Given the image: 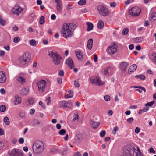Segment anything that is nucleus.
I'll list each match as a JSON object with an SVG mask.
<instances>
[{
    "mask_svg": "<svg viewBox=\"0 0 156 156\" xmlns=\"http://www.w3.org/2000/svg\"><path fill=\"white\" fill-rule=\"evenodd\" d=\"M141 12V9L137 7H134L129 10V13L133 16H137L140 15Z\"/></svg>",
    "mask_w": 156,
    "mask_h": 156,
    "instance_id": "obj_6",
    "label": "nucleus"
},
{
    "mask_svg": "<svg viewBox=\"0 0 156 156\" xmlns=\"http://www.w3.org/2000/svg\"><path fill=\"white\" fill-rule=\"evenodd\" d=\"M73 91H69V94L66 95L65 96V98H68L72 97L73 96Z\"/></svg>",
    "mask_w": 156,
    "mask_h": 156,
    "instance_id": "obj_28",
    "label": "nucleus"
},
{
    "mask_svg": "<svg viewBox=\"0 0 156 156\" xmlns=\"http://www.w3.org/2000/svg\"><path fill=\"white\" fill-rule=\"evenodd\" d=\"M0 24L4 26L6 24V21L3 20L2 18L0 17Z\"/></svg>",
    "mask_w": 156,
    "mask_h": 156,
    "instance_id": "obj_38",
    "label": "nucleus"
},
{
    "mask_svg": "<svg viewBox=\"0 0 156 156\" xmlns=\"http://www.w3.org/2000/svg\"><path fill=\"white\" fill-rule=\"evenodd\" d=\"M94 62H96L98 61V56L96 54H94Z\"/></svg>",
    "mask_w": 156,
    "mask_h": 156,
    "instance_id": "obj_54",
    "label": "nucleus"
},
{
    "mask_svg": "<svg viewBox=\"0 0 156 156\" xmlns=\"http://www.w3.org/2000/svg\"><path fill=\"white\" fill-rule=\"evenodd\" d=\"M58 148L57 147H54L51 148L50 151L52 152H55L57 151Z\"/></svg>",
    "mask_w": 156,
    "mask_h": 156,
    "instance_id": "obj_42",
    "label": "nucleus"
},
{
    "mask_svg": "<svg viewBox=\"0 0 156 156\" xmlns=\"http://www.w3.org/2000/svg\"><path fill=\"white\" fill-rule=\"evenodd\" d=\"M6 80V77L5 73L3 71H0V83H3Z\"/></svg>",
    "mask_w": 156,
    "mask_h": 156,
    "instance_id": "obj_13",
    "label": "nucleus"
},
{
    "mask_svg": "<svg viewBox=\"0 0 156 156\" xmlns=\"http://www.w3.org/2000/svg\"><path fill=\"white\" fill-rule=\"evenodd\" d=\"M59 75L60 76H63L64 75V72L63 70H60L59 72Z\"/></svg>",
    "mask_w": 156,
    "mask_h": 156,
    "instance_id": "obj_50",
    "label": "nucleus"
},
{
    "mask_svg": "<svg viewBox=\"0 0 156 156\" xmlns=\"http://www.w3.org/2000/svg\"><path fill=\"white\" fill-rule=\"evenodd\" d=\"M65 63L70 67V69H73L74 67V65L73 60L71 57H69L66 59L65 62Z\"/></svg>",
    "mask_w": 156,
    "mask_h": 156,
    "instance_id": "obj_11",
    "label": "nucleus"
},
{
    "mask_svg": "<svg viewBox=\"0 0 156 156\" xmlns=\"http://www.w3.org/2000/svg\"><path fill=\"white\" fill-rule=\"evenodd\" d=\"M46 82L44 80H42L37 83L38 90L40 91L44 92L45 90Z\"/></svg>",
    "mask_w": 156,
    "mask_h": 156,
    "instance_id": "obj_8",
    "label": "nucleus"
},
{
    "mask_svg": "<svg viewBox=\"0 0 156 156\" xmlns=\"http://www.w3.org/2000/svg\"><path fill=\"white\" fill-rule=\"evenodd\" d=\"M20 40V38L18 37H15L13 40V41L15 43H16L18 42Z\"/></svg>",
    "mask_w": 156,
    "mask_h": 156,
    "instance_id": "obj_45",
    "label": "nucleus"
},
{
    "mask_svg": "<svg viewBox=\"0 0 156 156\" xmlns=\"http://www.w3.org/2000/svg\"><path fill=\"white\" fill-rule=\"evenodd\" d=\"M129 29L127 28L124 29L122 32V34L124 35H126L128 32Z\"/></svg>",
    "mask_w": 156,
    "mask_h": 156,
    "instance_id": "obj_39",
    "label": "nucleus"
},
{
    "mask_svg": "<svg viewBox=\"0 0 156 156\" xmlns=\"http://www.w3.org/2000/svg\"><path fill=\"white\" fill-rule=\"evenodd\" d=\"M12 12L16 15H18L23 11V9L20 6H15L12 9Z\"/></svg>",
    "mask_w": 156,
    "mask_h": 156,
    "instance_id": "obj_12",
    "label": "nucleus"
},
{
    "mask_svg": "<svg viewBox=\"0 0 156 156\" xmlns=\"http://www.w3.org/2000/svg\"><path fill=\"white\" fill-rule=\"evenodd\" d=\"M104 24L103 21L99 20L97 25L98 27L100 29H102L104 27Z\"/></svg>",
    "mask_w": 156,
    "mask_h": 156,
    "instance_id": "obj_27",
    "label": "nucleus"
},
{
    "mask_svg": "<svg viewBox=\"0 0 156 156\" xmlns=\"http://www.w3.org/2000/svg\"><path fill=\"white\" fill-rule=\"evenodd\" d=\"M29 54L27 52L25 53L23 55L20 57L19 59V61L21 63L23 64H26L28 62L29 60Z\"/></svg>",
    "mask_w": 156,
    "mask_h": 156,
    "instance_id": "obj_7",
    "label": "nucleus"
},
{
    "mask_svg": "<svg viewBox=\"0 0 156 156\" xmlns=\"http://www.w3.org/2000/svg\"><path fill=\"white\" fill-rule=\"evenodd\" d=\"M90 123L92 128L94 129H95L97 128L98 127L100 124L99 122H95L91 120H90Z\"/></svg>",
    "mask_w": 156,
    "mask_h": 156,
    "instance_id": "obj_15",
    "label": "nucleus"
},
{
    "mask_svg": "<svg viewBox=\"0 0 156 156\" xmlns=\"http://www.w3.org/2000/svg\"><path fill=\"white\" fill-rule=\"evenodd\" d=\"M66 132L65 129H61L59 131V134L61 135H64Z\"/></svg>",
    "mask_w": 156,
    "mask_h": 156,
    "instance_id": "obj_40",
    "label": "nucleus"
},
{
    "mask_svg": "<svg viewBox=\"0 0 156 156\" xmlns=\"http://www.w3.org/2000/svg\"><path fill=\"white\" fill-rule=\"evenodd\" d=\"M74 86L76 87H79L80 86V84L79 83V82L78 80H75L74 81Z\"/></svg>",
    "mask_w": 156,
    "mask_h": 156,
    "instance_id": "obj_48",
    "label": "nucleus"
},
{
    "mask_svg": "<svg viewBox=\"0 0 156 156\" xmlns=\"http://www.w3.org/2000/svg\"><path fill=\"white\" fill-rule=\"evenodd\" d=\"M140 129L138 127H136L135 129V132L136 133H138L140 131Z\"/></svg>",
    "mask_w": 156,
    "mask_h": 156,
    "instance_id": "obj_57",
    "label": "nucleus"
},
{
    "mask_svg": "<svg viewBox=\"0 0 156 156\" xmlns=\"http://www.w3.org/2000/svg\"><path fill=\"white\" fill-rule=\"evenodd\" d=\"M56 6L57 10L59 12L60 11L62 7V5L61 2L56 3Z\"/></svg>",
    "mask_w": 156,
    "mask_h": 156,
    "instance_id": "obj_26",
    "label": "nucleus"
},
{
    "mask_svg": "<svg viewBox=\"0 0 156 156\" xmlns=\"http://www.w3.org/2000/svg\"><path fill=\"white\" fill-rule=\"evenodd\" d=\"M93 40L92 39H89L87 42V47L89 50H91L93 46Z\"/></svg>",
    "mask_w": 156,
    "mask_h": 156,
    "instance_id": "obj_19",
    "label": "nucleus"
},
{
    "mask_svg": "<svg viewBox=\"0 0 156 156\" xmlns=\"http://www.w3.org/2000/svg\"><path fill=\"white\" fill-rule=\"evenodd\" d=\"M133 120L134 119L133 118L130 117L127 119V121L128 123L132 124L133 122Z\"/></svg>",
    "mask_w": 156,
    "mask_h": 156,
    "instance_id": "obj_41",
    "label": "nucleus"
},
{
    "mask_svg": "<svg viewBox=\"0 0 156 156\" xmlns=\"http://www.w3.org/2000/svg\"><path fill=\"white\" fill-rule=\"evenodd\" d=\"M106 132L105 131H102L100 133V136L101 137H103L105 134Z\"/></svg>",
    "mask_w": 156,
    "mask_h": 156,
    "instance_id": "obj_49",
    "label": "nucleus"
},
{
    "mask_svg": "<svg viewBox=\"0 0 156 156\" xmlns=\"http://www.w3.org/2000/svg\"><path fill=\"white\" fill-rule=\"evenodd\" d=\"M137 68V66L135 64H133L132 65L129 67L128 70V73L129 74H131L133 73L136 69Z\"/></svg>",
    "mask_w": 156,
    "mask_h": 156,
    "instance_id": "obj_16",
    "label": "nucleus"
},
{
    "mask_svg": "<svg viewBox=\"0 0 156 156\" xmlns=\"http://www.w3.org/2000/svg\"><path fill=\"white\" fill-rule=\"evenodd\" d=\"M17 81L21 84H24L26 82L25 79L23 77L20 76L17 79Z\"/></svg>",
    "mask_w": 156,
    "mask_h": 156,
    "instance_id": "obj_22",
    "label": "nucleus"
},
{
    "mask_svg": "<svg viewBox=\"0 0 156 156\" xmlns=\"http://www.w3.org/2000/svg\"><path fill=\"white\" fill-rule=\"evenodd\" d=\"M74 156H81V155L80 153L77 152L74 154Z\"/></svg>",
    "mask_w": 156,
    "mask_h": 156,
    "instance_id": "obj_62",
    "label": "nucleus"
},
{
    "mask_svg": "<svg viewBox=\"0 0 156 156\" xmlns=\"http://www.w3.org/2000/svg\"><path fill=\"white\" fill-rule=\"evenodd\" d=\"M76 27V24L73 23H71L69 25L66 23L64 24L61 32L62 35L65 38L71 37L73 34L69 29V27L71 29L74 30Z\"/></svg>",
    "mask_w": 156,
    "mask_h": 156,
    "instance_id": "obj_1",
    "label": "nucleus"
},
{
    "mask_svg": "<svg viewBox=\"0 0 156 156\" xmlns=\"http://www.w3.org/2000/svg\"><path fill=\"white\" fill-rule=\"evenodd\" d=\"M4 146V143L2 141H0V150L3 148Z\"/></svg>",
    "mask_w": 156,
    "mask_h": 156,
    "instance_id": "obj_55",
    "label": "nucleus"
},
{
    "mask_svg": "<svg viewBox=\"0 0 156 156\" xmlns=\"http://www.w3.org/2000/svg\"><path fill=\"white\" fill-rule=\"evenodd\" d=\"M45 102L48 105H49V103L51 102L50 98V97H48L45 100Z\"/></svg>",
    "mask_w": 156,
    "mask_h": 156,
    "instance_id": "obj_47",
    "label": "nucleus"
},
{
    "mask_svg": "<svg viewBox=\"0 0 156 156\" xmlns=\"http://www.w3.org/2000/svg\"><path fill=\"white\" fill-rule=\"evenodd\" d=\"M132 87L135 88H140V89L143 90L144 92H146V89L144 87H143L140 86H133Z\"/></svg>",
    "mask_w": 156,
    "mask_h": 156,
    "instance_id": "obj_37",
    "label": "nucleus"
},
{
    "mask_svg": "<svg viewBox=\"0 0 156 156\" xmlns=\"http://www.w3.org/2000/svg\"><path fill=\"white\" fill-rule=\"evenodd\" d=\"M135 77L136 78H140L142 80H144L145 78V76L143 75H136Z\"/></svg>",
    "mask_w": 156,
    "mask_h": 156,
    "instance_id": "obj_33",
    "label": "nucleus"
},
{
    "mask_svg": "<svg viewBox=\"0 0 156 156\" xmlns=\"http://www.w3.org/2000/svg\"><path fill=\"white\" fill-rule=\"evenodd\" d=\"M45 147L44 142L40 140L34 142L32 145L33 152L36 155L41 154L43 152Z\"/></svg>",
    "mask_w": 156,
    "mask_h": 156,
    "instance_id": "obj_2",
    "label": "nucleus"
},
{
    "mask_svg": "<svg viewBox=\"0 0 156 156\" xmlns=\"http://www.w3.org/2000/svg\"><path fill=\"white\" fill-rule=\"evenodd\" d=\"M66 102L65 101H62L61 102V105L64 107H65L66 105Z\"/></svg>",
    "mask_w": 156,
    "mask_h": 156,
    "instance_id": "obj_52",
    "label": "nucleus"
},
{
    "mask_svg": "<svg viewBox=\"0 0 156 156\" xmlns=\"http://www.w3.org/2000/svg\"><path fill=\"white\" fill-rule=\"evenodd\" d=\"M79 119V116L78 114H76L75 115V117L73 118V120L74 121L77 120Z\"/></svg>",
    "mask_w": 156,
    "mask_h": 156,
    "instance_id": "obj_60",
    "label": "nucleus"
},
{
    "mask_svg": "<svg viewBox=\"0 0 156 156\" xmlns=\"http://www.w3.org/2000/svg\"><path fill=\"white\" fill-rule=\"evenodd\" d=\"M8 154L11 156H24L23 153L22 151L16 148L9 150Z\"/></svg>",
    "mask_w": 156,
    "mask_h": 156,
    "instance_id": "obj_4",
    "label": "nucleus"
},
{
    "mask_svg": "<svg viewBox=\"0 0 156 156\" xmlns=\"http://www.w3.org/2000/svg\"><path fill=\"white\" fill-rule=\"evenodd\" d=\"M48 56L52 58V61L55 65H57L60 63L62 57L57 52L49 51Z\"/></svg>",
    "mask_w": 156,
    "mask_h": 156,
    "instance_id": "obj_3",
    "label": "nucleus"
},
{
    "mask_svg": "<svg viewBox=\"0 0 156 156\" xmlns=\"http://www.w3.org/2000/svg\"><path fill=\"white\" fill-rule=\"evenodd\" d=\"M37 44L36 41L34 39L30 40V45L36 46Z\"/></svg>",
    "mask_w": 156,
    "mask_h": 156,
    "instance_id": "obj_29",
    "label": "nucleus"
},
{
    "mask_svg": "<svg viewBox=\"0 0 156 156\" xmlns=\"http://www.w3.org/2000/svg\"><path fill=\"white\" fill-rule=\"evenodd\" d=\"M86 24L87 25V31H90L93 29L94 26L92 23L90 22H87Z\"/></svg>",
    "mask_w": 156,
    "mask_h": 156,
    "instance_id": "obj_24",
    "label": "nucleus"
},
{
    "mask_svg": "<svg viewBox=\"0 0 156 156\" xmlns=\"http://www.w3.org/2000/svg\"><path fill=\"white\" fill-rule=\"evenodd\" d=\"M149 151L151 153H153L155 154V151L154 150V149L152 147L150 148L149 150Z\"/></svg>",
    "mask_w": 156,
    "mask_h": 156,
    "instance_id": "obj_53",
    "label": "nucleus"
},
{
    "mask_svg": "<svg viewBox=\"0 0 156 156\" xmlns=\"http://www.w3.org/2000/svg\"><path fill=\"white\" fill-rule=\"evenodd\" d=\"M86 2V0H80L78 2V4L80 5H82L85 4Z\"/></svg>",
    "mask_w": 156,
    "mask_h": 156,
    "instance_id": "obj_36",
    "label": "nucleus"
},
{
    "mask_svg": "<svg viewBox=\"0 0 156 156\" xmlns=\"http://www.w3.org/2000/svg\"><path fill=\"white\" fill-rule=\"evenodd\" d=\"M19 142L20 144H22L24 142V139L23 138H21L19 140Z\"/></svg>",
    "mask_w": 156,
    "mask_h": 156,
    "instance_id": "obj_51",
    "label": "nucleus"
},
{
    "mask_svg": "<svg viewBox=\"0 0 156 156\" xmlns=\"http://www.w3.org/2000/svg\"><path fill=\"white\" fill-rule=\"evenodd\" d=\"M117 48L114 44L111 46H109L107 48V52L109 55H113L117 51Z\"/></svg>",
    "mask_w": 156,
    "mask_h": 156,
    "instance_id": "obj_10",
    "label": "nucleus"
},
{
    "mask_svg": "<svg viewBox=\"0 0 156 156\" xmlns=\"http://www.w3.org/2000/svg\"><path fill=\"white\" fill-rule=\"evenodd\" d=\"M128 64L126 62H122L120 64V69L123 71H125L127 67Z\"/></svg>",
    "mask_w": 156,
    "mask_h": 156,
    "instance_id": "obj_18",
    "label": "nucleus"
},
{
    "mask_svg": "<svg viewBox=\"0 0 156 156\" xmlns=\"http://www.w3.org/2000/svg\"><path fill=\"white\" fill-rule=\"evenodd\" d=\"M29 89L28 87L23 88L21 91V93L23 95H26L29 93Z\"/></svg>",
    "mask_w": 156,
    "mask_h": 156,
    "instance_id": "obj_21",
    "label": "nucleus"
},
{
    "mask_svg": "<svg viewBox=\"0 0 156 156\" xmlns=\"http://www.w3.org/2000/svg\"><path fill=\"white\" fill-rule=\"evenodd\" d=\"M104 99L106 101H108L110 100V97L108 95H106L104 97Z\"/></svg>",
    "mask_w": 156,
    "mask_h": 156,
    "instance_id": "obj_46",
    "label": "nucleus"
},
{
    "mask_svg": "<svg viewBox=\"0 0 156 156\" xmlns=\"http://www.w3.org/2000/svg\"><path fill=\"white\" fill-rule=\"evenodd\" d=\"M110 68L109 67H107L104 69V75H107L109 74V69Z\"/></svg>",
    "mask_w": 156,
    "mask_h": 156,
    "instance_id": "obj_43",
    "label": "nucleus"
},
{
    "mask_svg": "<svg viewBox=\"0 0 156 156\" xmlns=\"http://www.w3.org/2000/svg\"><path fill=\"white\" fill-rule=\"evenodd\" d=\"M56 16L55 14H53L51 16V19L53 20H54L56 19Z\"/></svg>",
    "mask_w": 156,
    "mask_h": 156,
    "instance_id": "obj_58",
    "label": "nucleus"
},
{
    "mask_svg": "<svg viewBox=\"0 0 156 156\" xmlns=\"http://www.w3.org/2000/svg\"><path fill=\"white\" fill-rule=\"evenodd\" d=\"M118 127H115L114 128V131L113 132V134H116V131H118Z\"/></svg>",
    "mask_w": 156,
    "mask_h": 156,
    "instance_id": "obj_59",
    "label": "nucleus"
},
{
    "mask_svg": "<svg viewBox=\"0 0 156 156\" xmlns=\"http://www.w3.org/2000/svg\"><path fill=\"white\" fill-rule=\"evenodd\" d=\"M4 134V130L1 128H0V136L3 135Z\"/></svg>",
    "mask_w": 156,
    "mask_h": 156,
    "instance_id": "obj_61",
    "label": "nucleus"
},
{
    "mask_svg": "<svg viewBox=\"0 0 156 156\" xmlns=\"http://www.w3.org/2000/svg\"><path fill=\"white\" fill-rule=\"evenodd\" d=\"M72 106L71 103L70 101H68L66 102V105L65 107H70Z\"/></svg>",
    "mask_w": 156,
    "mask_h": 156,
    "instance_id": "obj_44",
    "label": "nucleus"
},
{
    "mask_svg": "<svg viewBox=\"0 0 156 156\" xmlns=\"http://www.w3.org/2000/svg\"><path fill=\"white\" fill-rule=\"evenodd\" d=\"M154 101H153L151 102H148L147 104H145L144 106L146 107H151L152 105L154 103Z\"/></svg>",
    "mask_w": 156,
    "mask_h": 156,
    "instance_id": "obj_35",
    "label": "nucleus"
},
{
    "mask_svg": "<svg viewBox=\"0 0 156 156\" xmlns=\"http://www.w3.org/2000/svg\"><path fill=\"white\" fill-rule=\"evenodd\" d=\"M45 22L44 17L43 16H41L40 19L39 23L41 25L43 24Z\"/></svg>",
    "mask_w": 156,
    "mask_h": 156,
    "instance_id": "obj_32",
    "label": "nucleus"
},
{
    "mask_svg": "<svg viewBox=\"0 0 156 156\" xmlns=\"http://www.w3.org/2000/svg\"><path fill=\"white\" fill-rule=\"evenodd\" d=\"M98 9L99 13L103 16H106L110 14V12L108 9L104 6L100 5L98 6Z\"/></svg>",
    "mask_w": 156,
    "mask_h": 156,
    "instance_id": "obj_5",
    "label": "nucleus"
},
{
    "mask_svg": "<svg viewBox=\"0 0 156 156\" xmlns=\"http://www.w3.org/2000/svg\"><path fill=\"white\" fill-rule=\"evenodd\" d=\"M90 82L93 84H95L96 85L100 86L103 84V83L100 80L99 77L98 76L92 78H90Z\"/></svg>",
    "mask_w": 156,
    "mask_h": 156,
    "instance_id": "obj_9",
    "label": "nucleus"
},
{
    "mask_svg": "<svg viewBox=\"0 0 156 156\" xmlns=\"http://www.w3.org/2000/svg\"><path fill=\"white\" fill-rule=\"evenodd\" d=\"M75 53L79 60H80L83 59V56L81 51H76Z\"/></svg>",
    "mask_w": 156,
    "mask_h": 156,
    "instance_id": "obj_20",
    "label": "nucleus"
},
{
    "mask_svg": "<svg viewBox=\"0 0 156 156\" xmlns=\"http://www.w3.org/2000/svg\"><path fill=\"white\" fill-rule=\"evenodd\" d=\"M21 98L17 96H16L15 98L14 104L15 105L20 103L21 102Z\"/></svg>",
    "mask_w": 156,
    "mask_h": 156,
    "instance_id": "obj_25",
    "label": "nucleus"
},
{
    "mask_svg": "<svg viewBox=\"0 0 156 156\" xmlns=\"http://www.w3.org/2000/svg\"><path fill=\"white\" fill-rule=\"evenodd\" d=\"M3 121L6 125H8L9 124L10 122L9 119L7 117H5L4 118Z\"/></svg>",
    "mask_w": 156,
    "mask_h": 156,
    "instance_id": "obj_30",
    "label": "nucleus"
},
{
    "mask_svg": "<svg viewBox=\"0 0 156 156\" xmlns=\"http://www.w3.org/2000/svg\"><path fill=\"white\" fill-rule=\"evenodd\" d=\"M129 48L130 49V50H132L134 48V46L133 44H130L129 45Z\"/></svg>",
    "mask_w": 156,
    "mask_h": 156,
    "instance_id": "obj_64",
    "label": "nucleus"
},
{
    "mask_svg": "<svg viewBox=\"0 0 156 156\" xmlns=\"http://www.w3.org/2000/svg\"><path fill=\"white\" fill-rule=\"evenodd\" d=\"M136 149L135 148H133V149L130 150H127L129 154H131L132 155V153H133V151H134L136 153V156H140L141 155L140 151V150L139 147H136Z\"/></svg>",
    "mask_w": 156,
    "mask_h": 156,
    "instance_id": "obj_14",
    "label": "nucleus"
},
{
    "mask_svg": "<svg viewBox=\"0 0 156 156\" xmlns=\"http://www.w3.org/2000/svg\"><path fill=\"white\" fill-rule=\"evenodd\" d=\"M156 20V12H153L151 14L149 20L151 21H154Z\"/></svg>",
    "mask_w": 156,
    "mask_h": 156,
    "instance_id": "obj_23",
    "label": "nucleus"
},
{
    "mask_svg": "<svg viewBox=\"0 0 156 156\" xmlns=\"http://www.w3.org/2000/svg\"><path fill=\"white\" fill-rule=\"evenodd\" d=\"M5 54V52L4 51L2 50H1L0 51V56L1 57H2Z\"/></svg>",
    "mask_w": 156,
    "mask_h": 156,
    "instance_id": "obj_56",
    "label": "nucleus"
},
{
    "mask_svg": "<svg viewBox=\"0 0 156 156\" xmlns=\"http://www.w3.org/2000/svg\"><path fill=\"white\" fill-rule=\"evenodd\" d=\"M0 92L2 94H5V90L4 88H1L0 90Z\"/></svg>",
    "mask_w": 156,
    "mask_h": 156,
    "instance_id": "obj_63",
    "label": "nucleus"
},
{
    "mask_svg": "<svg viewBox=\"0 0 156 156\" xmlns=\"http://www.w3.org/2000/svg\"><path fill=\"white\" fill-rule=\"evenodd\" d=\"M149 58L153 63L156 65V53H152L149 56Z\"/></svg>",
    "mask_w": 156,
    "mask_h": 156,
    "instance_id": "obj_17",
    "label": "nucleus"
},
{
    "mask_svg": "<svg viewBox=\"0 0 156 156\" xmlns=\"http://www.w3.org/2000/svg\"><path fill=\"white\" fill-rule=\"evenodd\" d=\"M149 110V108H144L143 109L140 110L139 111V113L140 114H141L144 112H145Z\"/></svg>",
    "mask_w": 156,
    "mask_h": 156,
    "instance_id": "obj_34",
    "label": "nucleus"
},
{
    "mask_svg": "<svg viewBox=\"0 0 156 156\" xmlns=\"http://www.w3.org/2000/svg\"><path fill=\"white\" fill-rule=\"evenodd\" d=\"M143 39L142 37H138L135 38V41L136 43H140L142 41Z\"/></svg>",
    "mask_w": 156,
    "mask_h": 156,
    "instance_id": "obj_31",
    "label": "nucleus"
}]
</instances>
